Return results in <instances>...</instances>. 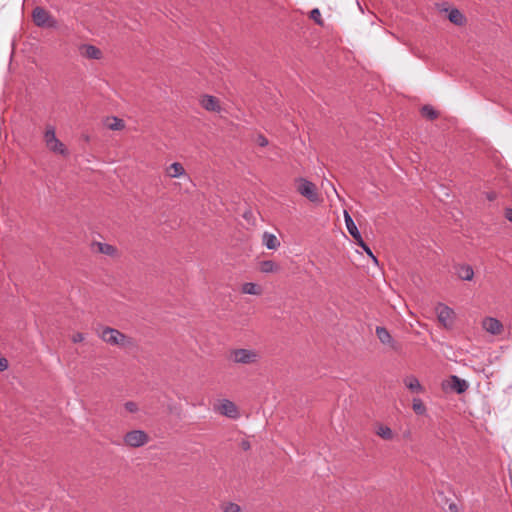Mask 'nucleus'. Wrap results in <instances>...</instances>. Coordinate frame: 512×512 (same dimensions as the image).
<instances>
[{"label":"nucleus","mask_w":512,"mask_h":512,"mask_svg":"<svg viewBox=\"0 0 512 512\" xmlns=\"http://www.w3.org/2000/svg\"><path fill=\"white\" fill-rule=\"evenodd\" d=\"M227 360L236 365H254L261 359L258 350L247 348H232L227 352Z\"/></svg>","instance_id":"1"},{"label":"nucleus","mask_w":512,"mask_h":512,"mask_svg":"<svg viewBox=\"0 0 512 512\" xmlns=\"http://www.w3.org/2000/svg\"><path fill=\"white\" fill-rule=\"evenodd\" d=\"M98 335L104 342L111 346L125 348L133 345V341L130 337L111 327L102 328L101 331L98 332Z\"/></svg>","instance_id":"2"},{"label":"nucleus","mask_w":512,"mask_h":512,"mask_svg":"<svg viewBox=\"0 0 512 512\" xmlns=\"http://www.w3.org/2000/svg\"><path fill=\"white\" fill-rule=\"evenodd\" d=\"M44 142L46 147L53 153L67 156L69 154L66 146L56 137L55 128L47 126L44 133Z\"/></svg>","instance_id":"3"},{"label":"nucleus","mask_w":512,"mask_h":512,"mask_svg":"<svg viewBox=\"0 0 512 512\" xmlns=\"http://www.w3.org/2000/svg\"><path fill=\"white\" fill-rule=\"evenodd\" d=\"M32 19L36 26L42 28H55L57 21L52 15L44 8L37 6L32 11Z\"/></svg>","instance_id":"4"},{"label":"nucleus","mask_w":512,"mask_h":512,"mask_svg":"<svg viewBox=\"0 0 512 512\" xmlns=\"http://www.w3.org/2000/svg\"><path fill=\"white\" fill-rule=\"evenodd\" d=\"M297 191L299 194L313 203L320 201V197L317 193L315 184L311 181H308L307 179L299 178L297 180Z\"/></svg>","instance_id":"5"},{"label":"nucleus","mask_w":512,"mask_h":512,"mask_svg":"<svg viewBox=\"0 0 512 512\" xmlns=\"http://www.w3.org/2000/svg\"><path fill=\"white\" fill-rule=\"evenodd\" d=\"M148 440V435L142 430H132L126 433L124 436L125 445L132 448L144 446Z\"/></svg>","instance_id":"6"},{"label":"nucleus","mask_w":512,"mask_h":512,"mask_svg":"<svg viewBox=\"0 0 512 512\" xmlns=\"http://www.w3.org/2000/svg\"><path fill=\"white\" fill-rule=\"evenodd\" d=\"M443 389L456 392L458 394L464 393L469 384L466 380L459 378L456 375H451L446 381L443 382Z\"/></svg>","instance_id":"7"},{"label":"nucleus","mask_w":512,"mask_h":512,"mask_svg":"<svg viewBox=\"0 0 512 512\" xmlns=\"http://www.w3.org/2000/svg\"><path fill=\"white\" fill-rule=\"evenodd\" d=\"M436 313L439 322L446 328L452 327L454 322L455 313L453 309L446 306L445 304L439 303L436 306Z\"/></svg>","instance_id":"8"},{"label":"nucleus","mask_w":512,"mask_h":512,"mask_svg":"<svg viewBox=\"0 0 512 512\" xmlns=\"http://www.w3.org/2000/svg\"><path fill=\"white\" fill-rule=\"evenodd\" d=\"M213 410L222 416H232L237 413V406L228 399H218L213 405Z\"/></svg>","instance_id":"9"},{"label":"nucleus","mask_w":512,"mask_h":512,"mask_svg":"<svg viewBox=\"0 0 512 512\" xmlns=\"http://www.w3.org/2000/svg\"><path fill=\"white\" fill-rule=\"evenodd\" d=\"M78 50L80 55L86 59L99 60L103 56L102 51L91 44H81Z\"/></svg>","instance_id":"10"},{"label":"nucleus","mask_w":512,"mask_h":512,"mask_svg":"<svg viewBox=\"0 0 512 512\" xmlns=\"http://www.w3.org/2000/svg\"><path fill=\"white\" fill-rule=\"evenodd\" d=\"M482 327L485 331L492 335H499L503 331L502 323L493 317H486L482 321Z\"/></svg>","instance_id":"11"},{"label":"nucleus","mask_w":512,"mask_h":512,"mask_svg":"<svg viewBox=\"0 0 512 512\" xmlns=\"http://www.w3.org/2000/svg\"><path fill=\"white\" fill-rule=\"evenodd\" d=\"M344 218H345L347 230L350 233V235L353 237L355 243L356 244H359L360 242L362 243L363 238L361 236V233L359 232L355 222L353 221L352 217L349 215V213L347 211H344Z\"/></svg>","instance_id":"12"},{"label":"nucleus","mask_w":512,"mask_h":512,"mask_svg":"<svg viewBox=\"0 0 512 512\" xmlns=\"http://www.w3.org/2000/svg\"><path fill=\"white\" fill-rule=\"evenodd\" d=\"M202 107L207 111L220 112L219 100L211 95H204L200 101Z\"/></svg>","instance_id":"13"},{"label":"nucleus","mask_w":512,"mask_h":512,"mask_svg":"<svg viewBox=\"0 0 512 512\" xmlns=\"http://www.w3.org/2000/svg\"><path fill=\"white\" fill-rule=\"evenodd\" d=\"M457 276L466 281L473 279L474 271L470 265H460L456 269Z\"/></svg>","instance_id":"14"},{"label":"nucleus","mask_w":512,"mask_h":512,"mask_svg":"<svg viewBox=\"0 0 512 512\" xmlns=\"http://www.w3.org/2000/svg\"><path fill=\"white\" fill-rule=\"evenodd\" d=\"M376 335L381 343L393 346V338L385 327L378 326Z\"/></svg>","instance_id":"15"},{"label":"nucleus","mask_w":512,"mask_h":512,"mask_svg":"<svg viewBox=\"0 0 512 512\" xmlns=\"http://www.w3.org/2000/svg\"><path fill=\"white\" fill-rule=\"evenodd\" d=\"M405 386L411 390L412 392L420 393L423 391V388L419 382V380L415 376H408L404 379Z\"/></svg>","instance_id":"16"},{"label":"nucleus","mask_w":512,"mask_h":512,"mask_svg":"<svg viewBox=\"0 0 512 512\" xmlns=\"http://www.w3.org/2000/svg\"><path fill=\"white\" fill-rule=\"evenodd\" d=\"M263 244L270 250H275L280 246V242L277 237L268 232L263 234Z\"/></svg>","instance_id":"17"},{"label":"nucleus","mask_w":512,"mask_h":512,"mask_svg":"<svg viewBox=\"0 0 512 512\" xmlns=\"http://www.w3.org/2000/svg\"><path fill=\"white\" fill-rule=\"evenodd\" d=\"M259 269L262 273H276L280 271V266L272 260H264Z\"/></svg>","instance_id":"18"},{"label":"nucleus","mask_w":512,"mask_h":512,"mask_svg":"<svg viewBox=\"0 0 512 512\" xmlns=\"http://www.w3.org/2000/svg\"><path fill=\"white\" fill-rule=\"evenodd\" d=\"M167 174L171 178H177L185 174V169L182 164L174 162L167 168Z\"/></svg>","instance_id":"19"},{"label":"nucleus","mask_w":512,"mask_h":512,"mask_svg":"<svg viewBox=\"0 0 512 512\" xmlns=\"http://www.w3.org/2000/svg\"><path fill=\"white\" fill-rule=\"evenodd\" d=\"M376 434L384 440H391L394 437V433L388 426L379 424L376 426Z\"/></svg>","instance_id":"20"},{"label":"nucleus","mask_w":512,"mask_h":512,"mask_svg":"<svg viewBox=\"0 0 512 512\" xmlns=\"http://www.w3.org/2000/svg\"><path fill=\"white\" fill-rule=\"evenodd\" d=\"M242 293L249 295H260L262 293V288L252 282H247L242 285Z\"/></svg>","instance_id":"21"},{"label":"nucleus","mask_w":512,"mask_h":512,"mask_svg":"<svg viewBox=\"0 0 512 512\" xmlns=\"http://www.w3.org/2000/svg\"><path fill=\"white\" fill-rule=\"evenodd\" d=\"M448 19L455 25H463L465 22L464 15L458 9H452L448 13Z\"/></svg>","instance_id":"22"},{"label":"nucleus","mask_w":512,"mask_h":512,"mask_svg":"<svg viewBox=\"0 0 512 512\" xmlns=\"http://www.w3.org/2000/svg\"><path fill=\"white\" fill-rule=\"evenodd\" d=\"M421 114L423 117L429 120H434L439 115L438 112L431 105H424L421 108Z\"/></svg>","instance_id":"23"},{"label":"nucleus","mask_w":512,"mask_h":512,"mask_svg":"<svg viewBox=\"0 0 512 512\" xmlns=\"http://www.w3.org/2000/svg\"><path fill=\"white\" fill-rule=\"evenodd\" d=\"M107 126L109 129L117 131L122 130L125 127V124L122 119L112 117L111 119H108Z\"/></svg>","instance_id":"24"},{"label":"nucleus","mask_w":512,"mask_h":512,"mask_svg":"<svg viewBox=\"0 0 512 512\" xmlns=\"http://www.w3.org/2000/svg\"><path fill=\"white\" fill-rule=\"evenodd\" d=\"M413 410L417 415H422L425 413V405L420 399H413Z\"/></svg>","instance_id":"25"},{"label":"nucleus","mask_w":512,"mask_h":512,"mask_svg":"<svg viewBox=\"0 0 512 512\" xmlns=\"http://www.w3.org/2000/svg\"><path fill=\"white\" fill-rule=\"evenodd\" d=\"M124 409H125V412L129 413V414H135V413L140 412L138 404L136 402H133V401L126 402L124 404Z\"/></svg>","instance_id":"26"},{"label":"nucleus","mask_w":512,"mask_h":512,"mask_svg":"<svg viewBox=\"0 0 512 512\" xmlns=\"http://www.w3.org/2000/svg\"><path fill=\"white\" fill-rule=\"evenodd\" d=\"M310 18L318 25H323V19L321 17V12L318 8H314L310 12Z\"/></svg>","instance_id":"27"},{"label":"nucleus","mask_w":512,"mask_h":512,"mask_svg":"<svg viewBox=\"0 0 512 512\" xmlns=\"http://www.w3.org/2000/svg\"><path fill=\"white\" fill-rule=\"evenodd\" d=\"M223 511L224 512H240V507H239V505H237L235 503H226L223 506Z\"/></svg>","instance_id":"28"},{"label":"nucleus","mask_w":512,"mask_h":512,"mask_svg":"<svg viewBox=\"0 0 512 512\" xmlns=\"http://www.w3.org/2000/svg\"><path fill=\"white\" fill-rule=\"evenodd\" d=\"M358 246H360L368 256H370L374 262L377 263V259L376 257L373 255L372 253V250L370 249V247L364 242V240L362 241V243L360 242L359 244H357Z\"/></svg>","instance_id":"29"},{"label":"nucleus","mask_w":512,"mask_h":512,"mask_svg":"<svg viewBox=\"0 0 512 512\" xmlns=\"http://www.w3.org/2000/svg\"><path fill=\"white\" fill-rule=\"evenodd\" d=\"M100 251L104 254H113L115 248L109 244H100Z\"/></svg>","instance_id":"30"},{"label":"nucleus","mask_w":512,"mask_h":512,"mask_svg":"<svg viewBox=\"0 0 512 512\" xmlns=\"http://www.w3.org/2000/svg\"><path fill=\"white\" fill-rule=\"evenodd\" d=\"M256 142L258 143V145H260L262 147H265L268 145V139L262 134L257 136Z\"/></svg>","instance_id":"31"},{"label":"nucleus","mask_w":512,"mask_h":512,"mask_svg":"<svg viewBox=\"0 0 512 512\" xmlns=\"http://www.w3.org/2000/svg\"><path fill=\"white\" fill-rule=\"evenodd\" d=\"M9 363L8 360L4 357L0 358V372H3L8 369Z\"/></svg>","instance_id":"32"},{"label":"nucleus","mask_w":512,"mask_h":512,"mask_svg":"<svg viewBox=\"0 0 512 512\" xmlns=\"http://www.w3.org/2000/svg\"><path fill=\"white\" fill-rule=\"evenodd\" d=\"M84 339H85L84 334L80 333V332L74 334L73 337H72V341L74 343L82 342Z\"/></svg>","instance_id":"33"},{"label":"nucleus","mask_w":512,"mask_h":512,"mask_svg":"<svg viewBox=\"0 0 512 512\" xmlns=\"http://www.w3.org/2000/svg\"><path fill=\"white\" fill-rule=\"evenodd\" d=\"M505 217L512 222V208H508L505 211Z\"/></svg>","instance_id":"34"},{"label":"nucleus","mask_w":512,"mask_h":512,"mask_svg":"<svg viewBox=\"0 0 512 512\" xmlns=\"http://www.w3.org/2000/svg\"><path fill=\"white\" fill-rule=\"evenodd\" d=\"M494 198H495V196H494V195H489V196H488V199H489V200H494Z\"/></svg>","instance_id":"35"},{"label":"nucleus","mask_w":512,"mask_h":512,"mask_svg":"<svg viewBox=\"0 0 512 512\" xmlns=\"http://www.w3.org/2000/svg\"><path fill=\"white\" fill-rule=\"evenodd\" d=\"M454 505H449V508L452 509V510H455V507H453Z\"/></svg>","instance_id":"36"},{"label":"nucleus","mask_w":512,"mask_h":512,"mask_svg":"<svg viewBox=\"0 0 512 512\" xmlns=\"http://www.w3.org/2000/svg\"><path fill=\"white\" fill-rule=\"evenodd\" d=\"M454 505H449V508L452 509V510H455V507H453Z\"/></svg>","instance_id":"37"}]
</instances>
